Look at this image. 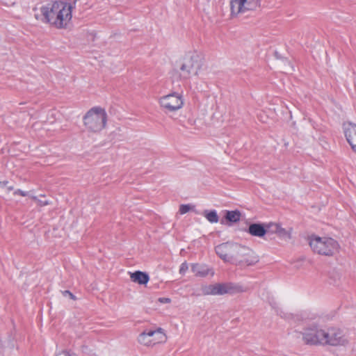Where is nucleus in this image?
I'll use <instances>...</instances> for the list:
<instances>
[{"instance_id":"ddd939ff","label":"nucleus","mask_w":356,"mask_h":356,"mask_svg":"<svg viewBox=\"0 0 356 356\" xmlns=\"http://www.w3.org/2000/svg\"><path fill=\"white\" fill-rule=\"evenodd\" d=\"M243 231L252 236L259 238H263L266 235L265 223L261 222H250L249 223L248 227L245 228Z\"/></svg>"},{"instance_id":"9d476101","label":"nucleus","mask_w":356,"mask_h":356,"mask_svg":"<svg viewBox=\"0 0 356 356\" xmlns=\"http://www.w3.org/2000/svg\"><path fill=\"white\" fill-rule=\"evenodd\" d=\"M159 103L168 112H172L181 108L184 101L181 94L173 92L161 97Z\"/></svg>"},{"instance_id":"5701e85b","label":"nucleus","mask_w":356,"mask_h":356,"mask_svg":"<svg viewBox=\"0 0 356 356\" xmlns=\"http://www.w3.org/2000/svg\"><path fill=\"white\" fill-rule=\"evenodd\" d=\"M188 266L186 262L182 263L181 264L180 268H179V273L180 274H184L186 270H188Z\"/></svg>"},{"instance_id":"20e7f679","label":"nucleus","mask_w":356,"mask_h":356,"mask_svg":"<svg viewBox=\"0 0 356 356\" xmlns=\"http://www.w3.org/2000/svg\"><path fill=\"white\" fill-rule=\"evenodd\" d=\"M245 291V289L242 285L234 282L216 283L202 287L204 295L223 296L228 294L233 296Z\"/></svg>"},{"instance_id":"f3484780","label":"nucleus","mask_w":356,"mask_h":356,"mask_svg":"<svg viewBox=\"0 0 356 356\" xmlns=\"http://www.w3.org/2000/svg\"><path fill=\"white\" fill-rule=\"evenodd\" d=\"M191 270L196 276L205 277L209 274L208 268L199 264H193Z\"/></svg>"},{"instance_id":"4468645a","label":"nucleus","mask_w":356,"mask_h":356,"mask_svg":"<svg viewBox=\"0 0 356 356\" xmlns=\"http://www.w3.org/2000/svg\"><path fill=\"white\" fill-rule=\"evenodd\" d=\"M241 217V213L239 210L233 211L225 210V215L220 220V224L232 226L234 223L238 222Z\"/></svg>"},{"instance_id":"39448f33","label":"nucleus","mask_w":356,"mask_h":356,"mask_svg":"<svg viewBox=\"0 0 356 356\" xmlns=\"http://www.w3.org/2000/svg\"><path fill=\"white\" fill-rule=\"evenodd\" d=\"M232 264L239 266H253L259 261L258 257L249 248L235 243Z\"/></svg>"},{"instance_id":"c756f323","label":"nucleus","mask_w":356,"mask_h":356,"mask_svg":"<svg viewBox=\"0 0 356 356\" xmlns=\"http://www.w3.org/2000/svg\"><path fill=\"white\" fill-rule=\"evenodd\" d=\"M160 335H158V334H155L154 337H151L152 339H156L157 337H159Z\"/></svg>"},{"instance_id":"aec40b11","label":"nucleus","mask_w":356,"mask_h":356,"mask_svg":"<svg viewBox=\"0 0 356 356\" xmlns=\"http://www.w3.org/2000/svg\"><path fill=\"white\" fill-rule=\"evenodd\" d=\"M276 234H277V236L280 238H291V234L284 228H282L280 225H278Z\"/></svg>"},{"instance_id":"a878e982","label":"nucleus","mask_w":356,"mask_h":356,"mask_svg":"<svg viewBox=\"0 0 356 356\" xmlns=\"http://www.w3.org/2000/svg\"><path fill=\"white\" fill-rule=\"evenodd\" d=\"M158 301L161 303L165 304V303H170L171 302L170 298H159Z\"/></svg>"},{"instance_id":"412c9836","label":"nucleus","mask_w":356,"mask_h":356,"mask_svg":"<svg viewBox=\"0 0 356 356\" xmlns=\"http://www.w3.org/2000/svg\"><path fill=\"white\" fill-rule=\"evenodd\" d=\"M192 209V207L190 204H181L179 207V212L181 214H185L189 211Z\"/></svg>"},{"instance_id":"f03ea898","label":"nucleus","mask_w":356,"mask_h":356,"mask_svg":"<svg viewBox=\"0 0 356 356\" xmlns=\"http://www.w3.org/2000/svg\"><path fill=\"white\" fill-rule=\"evenodd\" d=\"M309 241L312 250L321 255L332 257L338 252L339 249L338 242L332 238L312 235L309 238Z\"/></svg>"},{"instance_id":"cd10ccee","label":"nucleus","mask_w":356,"mask_h":356,"mask_svg":"<svg viewBox=\"0 0 356 356\" xmlns=\"http://www.w3.org/2000/svg\"><path fill=\"white\" fill-rule=\"evenodd\" d=\"M8 184V181H0V186L1 188H4V187L7 186Z\"/></svg>"},{"instance_id":"393cba45","label":"nucleus","mask_w":356,"mask_h":356,"mask_svg":"<svg viewBox=\"0 0 356 356\" xmlns=\"http://www.w3.org/2000/svg\"><path fill=\"white\" fill-rule=\"evenodd\" d=\"M14 195H22L23 197H25V196L28 195V193L25 192V191H23L20 190V189H17V190L14 191Z\"/></svg>"},{"instance_id":"f8f14e48","label":"nucleus","mask_w":356,"mask_h":356,"mask_svg":"<svg viewBox=\"0 0 356 356\" xmlns=\"http://www.w3.org/2000/svg\"><path fill=\"white\" fill-rule=\"evenodd\" d=\"M234 243L227 242L217 245L215 248L216 254L223 261L232 263Z\"/></svg>"},{"instance_id":"dca6fc26","label":"nucleus","mask_w":356,"mask_h":356,"mask_svg":"<svg viewBox=\"0 0 356 356\" xmlns=\"http://www.w3.org/2000/svg\"><path fill=\"white\" fill-rule=\"evenodd\" d=\"M131 280L132 282L139 284H147L149 280V276L145 272L136 270L131 273Z\"/></svg>"},{"instance_id":"6e6552de","label":"nucleus","mask_w":356,"mask_h":356,"mask_svg":"<svg viewBox=\"0 0 356 356\" xmlns=\"http://www.w3.org/2000/svg\"><path fill=\"white\" fill-rule=\"evenodd\" d=\"M260 6V0H232L230 8L232 16H237L247 11L255 10Z\"/></svg>"},{"instance_id":"2eb2a0df","label":"nucleus","mask_w":356,"mask_h":356,"mask_svg":"<svg viewBox=\"0 0 356 356\" xmlns=\"http://www.w3.org/2000/svg\"><path fill=\"white\" fill-rule=\"evenodd\" d=\"M344 134L347 142L356 152V124L351 122L344 128Z\"/></svg>"},{"instance_id":"a211bd4d","label":"nucleus","mask_w":356,"mask_h":356,"mask_svg":"<svg viewBox=\"0 0 356 356\" xmlns=\"http://www.w3.org/2000/svg\"><path fill=\"white\" fill-rule=\"evenodd\" d=\"M203 216L211 223H216L219 221V216L216 210H204Z\"/></svg>"},{"instance_id":"4be33fe9","label":"nucleus","mask_w":356,"mask_h":356,"mask_svg":"<svg viewBox=\"0 0 356 356\" xmlns=\"http://www.w3.org/2000/svg\"><path fill=\"white\" fill-rule=\"evenodd\" d=\"M31 198L35 200V202H38V204L40 205V207H42V206H46V205H48L49 204V202L48 201H42L41 200H39L38 199V197L36 196H32Z\"/></svg>"},{"instance_id":"7ed1b4c3","label":"nucleus","mask_w":356,"mask_h":356,"mask_svg":"<svg viewBox=\"0 0 356 356\" xmlns=\"http://www.w3.org/2000/svg\"><path fill=\"white\" fill-rule=\"evenodd\" d=\"M85 127L90 131L98 132L102 130L107 122V114L101 107L90 108L83 118Z\"/></svg>"},{"instance_id":"9b49d317","label":"nucleus","mask_w":356,"mask_h":356,"mask_svg":"<svg viewBox=\"0 0 356 356\" xmlns=\"http://www.w3.org/2000/svg\"><path fill=\"white\" fill-rule=\"evenodd\" d=\"M302 339L306 344H323L324 330L318 329L316 325H312L304 329L302 332Z\"/></svg>"},{"instance_id":"bb28decb","label":"nucleus","mask_w":356,"mask_h":356,"mask_svg":"<svg viewBox=\"0 0 356 356\" xmlns=\"http://www.w3.org/2000/svg\"><path fill=\"white\" fill-rule=\"evenodd\" d=\"M63 354L65 355V356H76L74 354H71L70 353V351L67 350H63Z\"/></svg>"},{"instance_id":"f257e3e1","label":"nucleus","mask_w":356,"mask_h":356,"mask_svg":"<svg viewBox=\"0 0 356 356\" xmlns=\"http://www.w3.org/2000/svg\"><path fill=\"white\" fill-rule=\"evenodd\" d=\"M42 22L58 29H66L72 17V6L62 1L47 3L40 7Z\"/></svg>"},{"instance_id":"b1692460","label":"nucleus","mask_w":356,"mask_h":356,"mask_svg":"<svg viewBox=\"0 0 356 356\" xmlns=\"http://www.w3.org/2000/svg\"><path fill=\"white\" fill-rule=\"evenodd\" d=\"M63 294L64 296H68L70 297V298L72 300H76L75 296L72 292H70L69 290H65V291H63Z\"/></svg>"},{"instance_id":"0eeeda50","label":"nucleus","mask_w":356,"mask_h":356,"mask_svg":"<svg viewBox=\"0 0 356 356\" xmlns=\"http://www.w3.org/2000/svg\"><path fill=\"white\" fill-rule=\"evenodd\" d=\"M167 339L164 330L157 327L156 330H145L138 337V342L145 346H152L165 342Z\"/></svg>"},{"instance_id":"6ab92c4d","label":"nucleus","mask_w":356,"mask_h":356,"mask_svg":"<svg viewBox=\"0 0 356 356\" xmlns=\"http://www.w3.org/2000/svg\"><path fill=\"white\" fill-rule=\"evenodd\" d=\"M279 224L275 222L265 223V229H266V235L276 234Z\"/></svg>"},{"instance_id":"423d86ee","label":"nucleus","mask_w":356,"mask_h":356,"mask_svg":"<svg viewBox=\"0 0 356 356\" xmlns=\"http://www.w3.org/2000/svg\"><path fill=\"white\" fill-rule=\"evenodd\" d=\"M202 63L198 55L190 53L184 58L179 67V74L183 79H187L193 75H197Z\"/></svg>"},{"instance_id":"c85d7f7f","label":"nucleus","mask_w":356,"mask_h":356,"mask_svg":"<svg viewBox=\"0 0 356 356\" xmlns=\"http://www.w3.org/2000/svg\"><path fill=\"white\" fill-rule=\"evenodd\" d=\"M14 189V187L13 186H7L8 191H11Z\"/></svg>"},{"instance_id":"1a4fd4ad","label":"nucleus","mask_w":356,"mask_h":356,"mask_svg":"<svg viewBox=\"0 0 356 356\" xmlns=\"http://www.w3.org/2000/svg\"><path fill=\"white\" fill-rule=\"evenodd\" d=\"M323 344L330 346H345L348 343V340L343 331L339 328L331 327L327 331L324 330Z\"/></svg>"}]
</instances>
